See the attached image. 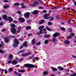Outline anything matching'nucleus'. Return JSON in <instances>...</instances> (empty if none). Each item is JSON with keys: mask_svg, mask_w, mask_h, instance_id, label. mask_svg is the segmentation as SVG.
Here are the masks:
<instances>
[{"mask_svg": "<svg viewBox=\"0 0 76 76\" xmlns=\"http://www.w3.org/2000/svg\"><path fill=\"white\" fill-rule=\"evenodd\" d=\"M43 13H47V10H44L43 11Z\"/></svg>", "mask_w": 76, "mask_h": 76, "instance_id": "obj_60", "label": "nucleus"}, {"mask_svg": "<svg viewBox=\"0 0 76 76\" xmlns=\"http://www.w3.org/2000/svg\"><path fill=\"white\" fill-rule=\"evenodd\" d=\"M15 37L13 36H10L9 37L10 38H15Z\"/></svg>", "mask_w": 76, "mask_h": 76, "instance_id": "obj_45", "label": "nucleus"}, {"mask_svg": "<svg viewBox=\"0 0 76 76\" xmlns=\"http://www.w3.org/2000/svg\"><path fill=\"white\" fill-rule=\"evenodd\" d=\"M52 70L53 71H54V72H56V71H57V69L56 68H53L52 69Z\"/></svg>", "mask_w": 76, "mask_h": 76, "instance_id": "obj_28", "label": "nucleus"}, {"mask_svg": "<svg viewBox=\"0 0 76 76\" xmlns=\"http://www.w3.org/2000/svg\"><path fill=\"white\" fill-rule=\"evenodd\" d=\"M57 7H53L51 8L52 9H57Z\"/></svg>", "mask_w": 76, "mask_h": 76, "instance_id": "obj_57", "label": "nucleus"}, {"mask_svg": "<svg viewBox=\"0 0 76 76\" xmlns=\"http://www.w3.org/2000/svg\"><path fill=\"white\" fill-rule=\"evenodd\" d=\"M43 74L44 75H47L48 74V72L47 71H45L43 72Z\"/></svg>", "mask_w": 76, "mask_h": 76, "instance_id": "obj_35", "label": "nucleus"}, {"mask_svg": "<svg viewBox=\"0 0 76 76\" xmlns=\"http://www.w3.org/2000/svg\"><path fill=\"white\" fill-rule=\"evenodd\" d=\"M12 62V60H10L8 62V64H10V63H11Z\"/></svg>", "mask_w": 76, "mask_h": 76, "instance_id": "obj_49", "label": "nucleus"}, {"mask_svg": "<svg viewBox=\"0 0 76 76\" xmlns=\"http://www.w3.org/2000/svg\"><path fill=\"white\" fill-rule=\"evenodd\" d=\"M64 44H70V42L67 40H64Z\"/></svg>", "mask_w": 76, "mask_h": 76, "instance_id": "obj_10", "label": "nucleus"}, {"mask_svg": "<svg viewBox=\"0 0 76 76\" xmlns=\"http://www.w3.org/2000/svg\"><path fill=\"white\" fill-rule=\"evenodd\" d=\"M33 13L34 14V15H37L38 13V11L37 10H35L33 12Z\"/></svg>", "mask_w": 76, "mask_h": 76, "instance_id": "obj_24", "label": "nucleus"}, {"mask_svg": "<svg viewBox=\"0 0 76 76\" xmlns=\"http://www.w3.org/2000/svg\"><path fill=\"white\" fill-rule=\"evenodd\" d=\"M23 66L26 68H34L36 66L34 65L26 64L23 65Z\"/></svg>", "mask_w": 76, "mask_h": 76, "instance_id": "obj_1", "label": "nucleus"}, {"mask_svg": "<svg viewBox=\"0 0 76 76\" xmlns=\"http://www.w3.org/2000/svg\"><path fill=\"white\" fill-rule=\"evenodd\" d=\"M44 28V26H39L38 28V29L40 30L41 29H42V28Z\"/></svg>", "mask_w": 76, "mask_h": 76, "instance_id": "obj_27", "label": "nucleus"}, {"mask_svg": "<svg viewBox=\"0 0 76 76\" xmlns=\"http://www.w3.org/2000/svg\"><path fill=\"white\" fill-rule=\"evenodd\" d=\"M10 26L12 27V28H14L15 27V25L13 23H12L10 25Z\"/></svg>", "mask_w": 76, "mask_h": 76, "instance_id": "obj_29", "label": "nucleus"}, {"mask_svg": "<svg viewBox=\"0 0 76 76\" xmlns=\"http://www.w3.org/2000/svg\"><path fill=\"white\" fill-rule=\"evenodd\" d=\"M2 25H3V23L2 22H1L0 23V26H2Z\"/></svg>", "mask_w": 76, "mask_h": 76, "instance_id": "obj_58", "label": "nucleus"}, {"mask_svg": "<svg viewBox=\"0 0 76 76\" xmlns=\"http://www.w3.org/2000/svg\"><path fill=\"white\" fill-rule=\"evenodd\" d=\"M19 3H15L14 4V6H19Z\"/></svg>", "mask_w": 76, "mask_h": 76, "instance_id": "obj_36", "label": "nucleus"}, {"mask_svg": "<svg viewBox=\"0 0 76 76\" xmlns=\"http://www.w3.org/2000/svg\"><path fill=\"white\" fill-rule=\"evenodd\" d=\"M42 34V30H40L39 32H37V35H40V34Z\"/></svg>", "mask_w": 76, "mask_h": 76, "instance_id": "obj_23", "label": "nucleus"}, {"mask_svg": "<svg viewBox=\"0 0 76 76\" xmlns=\"http://www.w3.org/2000/svg\"><path fill=\"white\" fill-rule=\"evenodd\" d=\"M14 41V43L13 44V46L15 48L17 47H18V44H19V42H18V39L16 38L15 39Z\"/></svg>", "mask_w": 76, "mask_h": 76, "instance_id": "obj_2", "label": "nucleus"}, {"mask_svg": "<svg viewBox=\"0 0 76 76\" xmlns=\"http://www.w3.org/2000/svg\"><path fill=\"white\" fill-rule=\"evenodd\" d=\"M52 41L53 42H56L57 41V40L56 39V38H52Z\"/></svg>", "mask_w": 76, "mask_h": 76, "instance_id": "obj_22", "label": "nucleus"}, {"mask_svg": "<svg viewBox=\"0 0 76 76\" xmlns=\"http://www.w3.org/2000/svg\"><path fill=\"white\" fill-rule=\"evenodd\" d=\"M21 26H20L19 27H18V30L17 31V33H20V29L21 28Z\"/></svg>", "mask_w": 76, "mask_h": 76, "instance_id": "obj_12", "label": "nucleus"}, {"mask_svg": "<svg viewBox=\"0 0 76 76\" xmlns=\"http://www.w3.org/2000/svg\"><path fill=\"white\" fill-rule=\"evenodd\" d=\"M51 24H52V23H51V22H48V25H51Z\"/></svg>", "mask_w": 76, "mask_h": 76, "instance_id": "obj_53", "label": "nucleus"}, {"mask_svg": "<svg viewBox=\"0 0 76 76\" xmlns=\"http://www.w3.org/2000/svg\"><path fill=\"white\" fill-rule=\"evenodd\" d=\"M26 29H31V27L30 26H28L26 27Z\"/></svg>", "mask_w": 76, "mask_h": 76, "instance_id": "obj_38", "label": "nucleus"}, {"mask_svg": "<svg viewBox=\"0 0 76 76\" xmlns=\"http://www.w3.org/2000/svg\"><path fill=\"white\" fill-rule=\"evenodd\" d=\"M45 22V20H41L39 21V23L40 24H42V23H44Z\"/></svg>", "mask_w": 76, "mask_h": 76, "instance_id": "obj_16", "label": "nucleus"}, {"mask_svg": "<svg viewBox=\"0 0 76 76\" xmlns=\"http://www.w3.org/2000/svg\"><path fill=\"white\" fill-rule=\"evenodd\" d=\"M4 51L3 50L0 49V53H3Z\"/></svg>", "mask_w": 76, "mask_h": 76, "instance_id": "obj_47", "label": "nucleus"}, {"mask_svg": "<svg viewBox=\"0 0 76 76\" xmlns=\"http://www.w3.org/2000/svg\"><path fill=\"white\" fill-rule=\"evenodd\" d=\"M7 20H9V21H10V22H12L13 21V19L10 17H8L7 18Z\"/></svg>", "mask_w": 76, "mask_h": 76, "instance_id": "obj_17", "label": "nucleus"}, {"mask_svg": "<svg viewBox=\"0 0 76 76\" xmlns=\"http://www.w3.org/2000/svg\"><path fill=\"white\" fill-rule=\"evenodd\" d=\"M72 2H73V3H74L75 5V6H76V1H75V0H72Z\"/></svg>", "mask_w": 76, "mask_h": 76, "instance_id": "obj_40", "label": "nucleus"}, {"mask_svg": "<svg viewBox=\"0 0 76 76\" xmlns=\"http://www.w3.org/2000/svg\"><path fill=\"white\" fill-rule=\"evenodd\" d=\"M31 14L30 13L26 12L24 13V16L26 18H29V15Z\"/></svg>", "mask_w": 76, "mask_h": 76, "instance_id": "obj_9", "label": "nucleus"}, {"mask_svg": "<svg viewBox=\"0 0 76 76\" xmlns=\"http://www.w3.org/2000/svg\"><path fill=\"white\" fill-rule=\"evenodd\" d=\"M58 69H59V70H64V69L63 68L61 67H58Z\"/></svg>", "mask_w": 76, "mask_h": 76, "instance_id": "obj_25", "label": "nucleus"}, {"mask_svg": "<svg viewBox=\"0 0 76 76\" xmlns=\"http://www.w3.org/2000/svg\"><path fill=\"white\" fill-rule=\"evenodd\" d=\"M39 2L40 3V4H42V3H43V2H42V1L41 0H39Z\"/></svg>", "mask_w": 76, "mask_h": 76, "instance_id": "obj_61", "label": "nucleus"}, {"mask_svg": "<svg viewBox=\"0 0 76 76\" xmlns=\"http://www.w3.org/2000/svg\"><path fill=\"white\" fill-rule=\"evenodd\" d=\"M39 9H44V7H39Z\"/></svg>", "mask_w": 76, "mask_h": 76, "instance_id": "obj_54", "label": "nucleus"}, {"mask_svg": "<svg viewBox=\"0 0 76 76\" xmlns=\"http://www.w3.org/2000/svg\"><path fill=\"white\" fill-rule=\"evenodd\" d=\"M5 20H7V15H4L2 17Z\"/></svg>", "mask_w": 76, "mask_h": 76, "instance_id": "obj_13", "label": "nucleus"}, {"mask_svg": "<svg viewBox=\"0 0 76 76\" xmlns=\"http://www.w3.org/2000/svg\"><path fill=\"white\" fill-rule=\"evenodd\" d=\"M44 37L46 38H49L50 37V34H46L44 35Z\"/></svg>", "mask_w": 76, "mask_h": 76, "instance_id": "obj_15", "label": "nucleus"}, {"mask_svg": "<svg viewBox=\"0 0 76 76\" xmlns=\"http://www.w3.org/2000/svg\"><path fill=\"white\" fill-rule=\"evenodd\" d=\"M49 42V40H46L44 41L45 44H48Z\"/></svg>", "mask_w": 76, "mask_h": 76, "instance_id": "obj_33", "label": "nucleus"}, {"mask_svg": "<svg viewBox=\"0 0 76 76\" xmlns=\"http://www.w3.org/2000/svg\"><path fill=\"white\" fill-rule=\"evenodd\" d=\"M23 45L25 47H28V42L27 41L25 42L23 44Z\"/></svg>", "mask_w": 76, "mask_h": 76, "instance_id": "obj_14", "label": "nucleus"}, {"mask_svg": "<svg viewBox=\"0 0 76 76\" xmlns=\"http://www.w3.org/2000/svg\"><path fill=\"white\" fill-rule=\"evenodd\" d=\"M10 31L11 33L13 34H15L16 33V30L14 28H11L10 29Z\"/></svg>", "mask_w": 76, "mask_h": 76, "instance_id": "obj_4", "label": "nucleus"}, {"mask_svg": "<svg viewBox=\"0 0 76 76\" xmlns=\"http://www.w3.org/2000/svg\"><path fill=\"white\" fill-rule=\"evenodd\" d=\"M21 56L22 57H26L27 56V55H26V53H23L22 54Z\"/></svg>", "mask_w": 76, "mask_h": 76, "instance_id": "obj_32", "label": "nucleus"}, {"mask_svg": "<svg viewBox=\"0 0 76 76\" xmlns=\"http://www.w3.org/2000/svg\"><path fill=\"white\" fill-rule=\"evenodd\" d=\"M71 36H69L67 37V39H72V37H75V34L73 33H71L70 34Z\"/></svg>", "mask_w": 76, "mask_h": 76, "instance_id": "obj_5", "label": "nucleus"}, {"mask_svg": "<svg viewBox=\"0 0 76 76\" xmlns=\"http://www.w3.org/2000/svg\"><path fill=\"white\" fill-rule=\"evenodd\" d=\"M72 58H76V56L74 55H72Z\"/></svg>", "mask_w": 76, "mask_h": 76, "instance_id": "obj_64", "label": "nucleus"}, {"mask_svg": "<svg viewBox=\"0 0 76 76\" xmlns=\"http://www.w3.org/2000/svg\"><path fill=\"white\" fill-rule=\"evenodd\" d=\"M4 71L5 72V74H7V70L6 69H5L4 70Z\"/></svg>", "mask_w": 76, "mask_h": 76, "instance_id": "obj_55", "label": "nucleus"}, {"mask_svg": "<svg viewBox=\"0 0 76 76\" xmlns=\"http://www.w3.org/2000/svg\"><path fill=\"white\" fill-rule=\"evenodd\" d=\"M49 28V27L48 26L46 27V29H47L48 31H51V29Z\"/></svg>", "mask_w": 76, "mask_h": 76, "instance_id": "obj_34", "label": "nucleus"}, {"mask_svg": "<svg viewBox=\"0 0 76 76\" xmlns=\"http://www.w3.org/2000/svg\"><path fill=\"white\" fill-rule=\"evenodd\" d=\"M9 70L10 71H12V70H13V69H12V68H10L9 69Z\"/></svg>", "mask_w": 76, "mask_h": 76, "instance_id": "obj_63", "label": "nucleus"}, {"mask_svg": "<svg viewBox=\"0 0 76 76\" xmlns=\"http://www.w3.org/2000/svg\"><path fill=\"white\" fill-rule=\"evenodd\" d=\"M13 23H18V21L16 20H14L13 21Z\"/></svg>", "mask_w": 76, "mask_h": 76, "instance_id": "obj_56", "label": "nucleus"}, {"mask_svg": "<svg viewBox=\"0 0 76 76\" xmlns=\"http://www.w3.org/2000/svg\"><path fill=\"white\" fill-rule=\"evenodd\" d=\"M33 58V57L32 56H30L28 58H27V60H31V59H32V58Z\"/></svg>", "mask_w": 76, "mask_h": 76, "instance_id": "obj_37", "label": "nucleus"}, {"mask_svg": "<svg viewBox=\"0 0 76 76\" xmlns=\"http://www.w3.org/2000/svg\"><path fill=\"white\" fill-rule=\"evenodd\" d=\"M19 20H20V22H24L25 21V19L23 18L20 17L19 18Z\"/></svg>", "mask_w": 76, "mask_h": 76, "instance_id": "obj_8", "label": "nucleus"}, {"mask_svg": "<svg viewBox=\"0 0 76 76\" xmlns=\"http://www.w3.org/2000/svg\"><path fill=\"white\" fill-rule=\"evenodd\" d=\"M25 50H21V51H20V52H19L18 53H17V54H19V53H24V52H25Z\"/></svg>", "mask_w": 76, "mask_h": 76, "instance_id": "obj_31", "label": "nucleus"}, {"mask_svg": "<svg viewBox=\"0 0 76 76\" xmlns=\"http://www.w3.org/2000/svg\"><path fill=\"white\" fill-rule=\"evenodd\" d=\"M31 35H32V34H28V37H31Z\"/></svg>", "mask_w": 76, "mask_h": 76, "instance_id": "obj_59", "label": "nucleus"}, {"mask_svg": "<svg viewBox=\"0 0 76 76\" xmlns=\"http://www.w3.org/2000/svg\"><path fill=\"white\" fill-rule=\"evenodd\" d=\"M76 76V74L75 73H73V74H72L70 75L69 76Z\"/></svg>", "mask_w": 76, "mask_h": 76, "instance_id": "obj_42", "label": "nucleus"}, {"mask_svg": "<svg viewBox=\"0 0 76 76\" xmlns=\"http://www.w3.org/2000/svg\"><path fill=\"white\" fill-rule=\"evenodd\" d=\"M23 60V59H20L18 60V61L19 62H22V61Z\"/></svg>", "mask_w": 76, "mask_h": 76, "instance_id": "obj_46", "label": "nucleus"}, {"mask_svg": "<svg viewBox=\"0 0 76 76\" xmlns=\"http://www.w3.org/2000/svg\"><path fill=\"white\" fill-rule=\"evenodd\" d=\"M18 14H20L21 13V12L20 11H18Z\"/></svg>", "mask_w": 76, "mask_h": 76, "instance_id": "obj_62", "label": "nucleus"}, {"mask_svg": "<svg viewBox=\"0 0 76 76\" xmlns=\"http://www.w3.org/2000/svg\"><path fill=\"white\" fill-rule=\"evenodd\" d=\"M3 1L4 3H7V2H8V0H3Z\"/></svg>", "mask_w": 76, "mask_h": 76, "instance_id": "obj_48", "label": "nucleus"}, {"mask_svg": "<svg viewBox=\"0 0 76 76\" xmlns=\"http://www.w3.org/2000/svg\"><path fill=\"white\" fill-rule=\"evenodd\" d=\"M57 19H59V15H57L56 16Z\"/></svg>", "mask_w": 76, "mask_h": 76, "instance_id": "obj_44", "label": "nucleus"}, {"mask_svg": "<svg viewBox=\"0 0 76 76\" xmlns=\"http://www.w3.org/2000/svg\"><path fill=\"white\" fill-rule=\"evenodd\" d=\"M18 72H20L21 73H24L25 72V71L24 69H20L18 70Z\"/></svg>", "mask_w": 76, "mask_h": 76, "instance_id": "obj_20", "label": "nucleus"}, {"mask_svg": "<svg viewBox=\"0 0 76 76\" xmlns=\"http://www.w3.org/2000/svg\"><path fill=\"white\" fill-rule=\"evenodd\" d=\"M15 73V75L17 76H21L22 74H19L16 71H15L14 72Z\"/></svg>", "mask_w": 76, "mask_h": 76, "instance_id": "obj_18", "label": "nucleus"}, {"mask_svg": "<svg viewBox=\"0 0 76 76\" xmlns=\"http://www.w3.org/2000/svg\"><path fill=\"white\" fill-rule=\"evenodd\" d=\"M49 14H45V15H44V19H49V20H53V17H48L49 16Z\"/></svg>", "mask_w": 76, "mask_h": 76, "instance_id": "obj_3", "label": "nucleus"}, {"mask_svg": "<svg viewBox=\"0 0 76 76\" xmlns=\"http://www.w3.org/2000/svg\"><path fill=\"white\" fill-rule=\"evenodd\" d=\"M71 20L72 19H70L68 21V22L69 23V24H70V23H70V21H71Z\"/></svg>", "mask_w": 76, "mask_h": 76, "instance_id": "obj_43", "label": "nucleus"}, {"mask_svg": "<svg viewBox=\"0 0 76 76\" xmlns=\"http://www.w3.org/2000/svg\"><path fill=\"white\" fill-rule=\"evenodd\" d=\"M13 56L12 55H10L9 56V58L10 59H12V58H13Z\"/></svg>", "mask_w": 76, "mask_h": 76, "instance_id": "obj_30", "label": "nucleus"}, {"mask_svg": "<svg viewBox=\"0 0 76 76\" xmlns=\"http://www.w3.org/2000/svg\"><path fill=\"white\" fill-rule=\"evenodd\" d=\"M4 41L6 43H7L9 42V39L8 38H4Z\"/></svg>", "mask_w": 76, "mask_h": 76, "instance_id": "obj_19", "label": "nucleus"}, {"mask_svg": "<svg viewBox=\"0 0 76 76\" xmlns=\"http://www.w3.org/2000/svg\"><path fill=\"white\" fill-rule=\"evenodd\" d=\"M61 30H62V31H65V28L64 27H61Z\"/></svg>", "mask_w": 76, "mask_h": 76, "instance_id": "obj_39", "label": "nucleus"}, {"mask_svg": "<svg viewBox=\"0 0 76 76\" xmlns=\"http://www.w3.org/2000/svg\"><path fill=\"white\" fill-rule=\"evenodd\" d=\"M35 39H34L31 41V44H35Z\"/></svg>", "mask_w": 76, "mask_h": 76, "instance_id": "obj_21", "label": "nucleus"}, {"mask_svg": "<svg viewBox=\"0 0 76 76\" xmlns=\"http://www.w3.org/2000/svg\"><path fill=\"white\" fill-rule=\"evenodd\" d=\"M32 54V52L30 51L27 52V53H26V54L27 55V56H29V55H31Z\"/></svg>", "mask_w": 76, "mask_h": 76, "instance_id": "obj_26", "label": "nucleus"}, {"mask_svg": "<svg viewBox=\"0 0 76 76\" xmlns=\"http://www.w3.org/2000/svg\"><path fill=\"white\" fill-rule=\"evenodd\" d=\"M21 8L22 9H25V8H26V7L25 5H23L22 6Z\"/></svg>", "mask_w": 76, "mask_h": 76, "instance_id": "obj_41", "label": "nucleus"}, {"mask_svg": "<svg viewBox=\"0 0 76 76\" xmlns=\"http://www.w3.org/2000/svg\"><path fill=\"white\" fill-rule=\"evenodd\" d=\"M17 63V61L16 60H14L12 62V64L13 65H16Z\"/></svg>", "mask_w": 76, "mask_h": 76, "instance_id": "obj_11", "label": "nucleus"}, {"mask_svg": "<svg viewBox=\"0 0 76 76\" xmlns=\"http://www.w3.org/2000/svg\"><path fill=\"white\" fill-rule=\"evenodd\" d=\"M35 59H36V60H38V58L37 57H35V58H33V60H35Z\"/></svg>", "mask_w": 76, "mask_h": 76, "instance_id": "obj_50", "label": "nucleus"}, {"mask_svg": "<svg viewBox=\"0 0 76 76\" xmlns=\"http://www.w3.org/2000/svg\"><path fill=\"white\" fill-rule=\"evenodd\" d=\"M43 30L44 31H45V32L44 33H45V34H46L47 33V32H46V29L45 28H44Z\"/></svg>", "mask_w": 76, "mask_h": 76, "instance_id": "obj_52", "label": "nucleus"}, {"mask_svg": "<svg viewBox=\"0 0 76 76\" xmlns=\"http://www.w3.org/2000/svg\"><path fill=\"white\" fill-rule=\"evenodd\" d=\"M33 4H31V6H35L36 5H38L39 4V3L37 1H35L33 2Z\"/></svg>", "mask_w": 76, "mask_h": 76, "instance_id": "obj_6", "label": "nucleus"}, {"mask_svg": "<svg viewBox=\"0 0 76 76\" xmlns=\"http://www.w3.org/2000/svg\"><path fill=\"white\" fill-rule=\"evenodd\" d=\"M60 36V33H55L53 34V37L54 38H56L58 36Z\"/></svg>", "mask_w": 76, "mask_h": 76, "instance_id": "obj_7", "label": "nucleus"}, {"mask_svg": "<svg viewBox=\"0 0 76 76\" xmlns=\"http://www.w3.org/2000/svg\"><path fill=\"white\" fill-rule=\"evenodd\" d=\"M40 44H41V42H39L38 43L36 44V45H40Z\"/></svg>", "mask_w": 76, "mask_h": 76, "instance_id": "obj_51", "label": "nucleus"}]
</instances>
